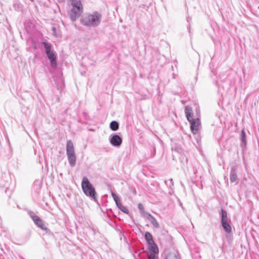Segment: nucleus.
<instances>
[{"mask_svg": "<svg viewBox=\"0 0 259 259\" xmlns=\"http://www.w3.org/2000/svg\"><path fill=\"white\" fill-rule=\"evenodd\" d=\"M102 16L97 12L85 15L80 19V22L83 25L89 27L98 26L101 22Z\"/></svg>", "mask_w": 259, "mask_h": 259, "instance_id": "obj_1", "label": "nucleus"}, {"mask_svg": "<svg viewBox=\"0 0 259 259\" xmlns=\"http://www.w3.org/2000/svg\"><path fill=\"white\" fill-rule=\"evenodd\" d=\"M81 187L84 194L94 199H96V193L94 188L87 177H83L81 182Z\"/></svg>", "mask_w": 259, "mask_h": 259, "instance_id": "obj_2", "label": "nucleus"}, {"mask_svg": "<svg viewBox=\"0 0 259 259\" xmlns=\"http://www.w3.org/2000/svg\"><path fill=\"white\" fill-rule=\"evenodd\" d=\"M66 148L69 164L71 167H73L76 164V157L74 152L73 144L71 141H67Z\"/></svg>", "mask_w": 259, "mask_h": 259, "instance_id": "obj_3", "label": "nucleus"}, {"mask_svg": "<svg viewBox=\"0 0 259 259\" xmlns=\"http://www.w3.org/2000/svg\"><path fill=\"white\" fill-rule=\"evenodd\" d=\"M42 44L45 48L47 57L50 60L52 67L53 68L56 67L57 66L56 56L52 49V46L46 42H43Z\"/></svg>", "mask_w": 259, "mask_h": 259, "instance_id": "obj_4", "label": "nucleus"}, {"mask_svg": "<svg viewBox=\"0 0 259 259\" xmlns=\"http://www.w3.org/2000/svg\"><path fill=\"white\" fill-rule=\"evenodd\" d=\"M83 6H76L73 8H69L68 14L72 21H75L83 13Z\"/></svg>", "mask_w": 259, "mask_h": 259, "instance_id": "obj_5", "label": "nucleus"}, {"mask_svg": "<svg viewBox=\"0 0 259 259\" xmlns=\"http://www.w3.org/2000/svg\"><path fill=\"white\" fill-rule=\"evenodd\" d=\"M229 219L228 214L226 210L221 209V224L224 230L227 233H230L232 231L231 226L228 223Z\"/></svg>", "mask_w": 259, "mask_h": 259, "instance_id": "obj_6", "label": "nucleus"}, {"mask_svg": "<svg viewBox=\"0 0 259 259\" xmlns=\"http://www.w3.org/2000/svg\"><path fill=\"white\" fill-rule=\"evenodd\" d=\"M110 144L114 147H119L122 143V140L121 137L117 135H114L109 139Z\"/></svg>", "mask_w": 259, "mask_h": 259, "instance_id": "obj_7", "label": "nucleus"}, {"mask_svg": "<svg viewBox=\"0 0 259 259\" xmlns=\"http://www.w3.org/2000/svg\"><path fill=\"white\" fill-rule=\"evenodd\" d=\"M191 123V130L193 134H196L199 130L200 122L198 118L195 119L194 120L190 122Z\"/></svg>", "mask_w": 259, "mask_h": 259, "instance_id": "obj_8", "label": "nucleus"}, {"mask_svg": "<svg viewBox=\"0 0 259 259\" xmlns=\"http://www.w3.org/2000/svg\"><path fill=\"white\" fill-rule=\"evenodd\" d=\"M32 219L33 220L35 224L40 229L45 230H46L47 229V228L46 227L44 222L37 215L32 216Z\"/></svg>", "mask_w": 259, "mask_h": 259, "instance_id": "obj_9", "label": "nucleus"}, {"mask_svg": "<svg viewBox=\"0 0 259 259\" xmlns=\"http://www.w3.org/2000/svg\"><path fill=\"white\" fill-rule=\"evenodd\" d=\"M146 216L144 218L146 220H147L148 221H149L151 223V224L152 225V226L155 228H159V223H158V222L157 221V220H156V219L153 217L152 216L150 213H146L145 214Z\"/></svg>", "mask_w": 259, "mask_h": 259, "instance_id": "obj_10", "label": "nucleus"}, {"mask_svg": "<svg viewBox=\"0 0 259 259\" xmlns=\"http://www.w3.org/2000/svg\"><path fill=\"white\" fill-rule=\"evenodd\" d=\"M149 253L148 254H157L158 253V249L154 242L148 244Z\"/></svg>", "mask_w": 259, "mask_h": 259, "instance_id": "obj_11", "label": "nucleus"}, {"mask_svg": "<svg viewBox=\"0 0 259 259\" xmlns=\"http://www.w3.org/2000/svg\"><path fill=\"white\" fill-rule=\"evenodd\" d=\"M185 113L187 120L191 122L195 119L193 118V112L190 106H186L185 108Z\"/></svg>", "mask_w": 259, "mask_h": 259, "instance_id": "obj_12", "label": "nucleus"}, {"mask_svg": "<svg viewBox=\"0 0 259 259\" xmlns=\"http://www.w3.org/2000/svg\"><path fill=\"white\" fill-rule=\"evenodd\" d=\"M69 8H73L76 6H83L80 0H68Z\"/></svg>", "mask_w": 259, "mask_h": 259, "instance_id": "obj_13", "label": "nucleus"}, {"mask_svg": "<svg viewBox=\"0 0 259 259\" xmlns=\"http://www.w3.org/2000/svg\"><path fill=\"white\" fill-rule=\"evenodd\" d=\"M230 181L232 183L238 182V178L235 172V170L234 168H232L230 173Z\"/></svg>", "mask_w": 259, "mask_h": 259, "instance_id": "obj_14", "label": "nucleus"}, {"mask_svg": "<svg viewBox=\"0 0 259 259\" xmlns=\"http://www.w3.org/2000/svg\"><path fill=\"white\" fill-rule=\"evenodd\" d=\"M241 147H245L246 145V134L244 130H242L241 133Z\"/></svg>", "mask_w": 259, "mask_h": 259, "instance_id": "obj_15", "label": "nucleus"}, {"mask_svg": "<svg viewBox=\"0 0 259 259\" xmlns=\"http://www.w3.org/2000/svg\"><path fill=\"white\" fill-rule=\"evenodd\" d=\"M145 238L148 244L152 243L154 241L153 239V237L151 234L149 232H146L145 233Z\"/></svg>", "mask_w": 259, "mask_h": 259, "instance_id": "obj_16", "label": "nucleus"}, {"mask_svg": "<svg viewBox=\"0 0 259 259\" xmlns=\"http://www.w3.org/2000/svg\"><path fill=\"white\" fill-rule=\"evenodd\" d=\"M110 127L111 130L116 131L119 128V124L116 121H112L110 124Z\"/></svg>", "mask_w": 259, "mask_h": 259, "instance_id": "obj_17", "label": "nucleus"}, {"mask_svg": "<svg viewBox=\"0 0 259 259\" xmlns=\"http://www.w3.org/2000/svg\"><path fill=\"white\" fill-rule=\"evenodd\" d=\"M111 195L116 203V205H119L121 203L120 199L119 197L114 192H111Z\"/></svg>", "mask_w": 259, "mask_h": 259, "instance_id": "obj_18", "label": "nucleus"}, {"mask_svg": "<svg viewBox=\"0 0 259 259\" xmlns=\"http://www.w3.org/2000/svg\"><path fill=\"white\" fill-rule=\"evenodd\" d=\"M138 208L139 209L140 211V212L142 214V215L145 218L146 215L145 214L146 213H149L148 212H146L145 210H144V206L143 205L141 204V203H139L138 204Z\"/></svg>", "mask_w": 259, "mask_h": 259, "instance_id": "obj_19", "label": "nucleus"}, {"mask_svg": "<svg viewBox=\"0 0 259 259\" xmlns=\"http://www.w3.org/2000/svg\"><path fill=\"white\" fill-rule=\"evenodd\" d=\"M117 207L122 212H123L125 213L128 214L129 213V210L128 209L122 205L121 203L119 204V205H117Z\"/></svg>", "mask_w": 259, "mask_h": 259, "instance_id": "obj_20", "label": "nucleus"}, {"mask_svg": "<svg viewBox=\"0 0 259 259\" xmlns=\"http://www.w3.org/2000/svg\"><path fill=\"white\" fill-rule=\"evenodd\" d=\"M148 259H158L156 254H148Z\"/></svg>", "mask_w": 259, "mask_h": 259, "instance_id": "obj_21", "label": "nucleus"}, {"mask_svg": "<svg viewBox=\"0 0 259 259\" xmlns=\"http://www.w3.org/2000/svg\"><path fill=\"white\" fill-rule=\"evenodd\" d=\"M52 30H53V31L54 32V34H55L56 28L55 27H53Z\"/></svg>", "mask_w": 259, "mask_h": 259, "instance_id": "obj_22", "label": "nucleus"}]
</instances>
